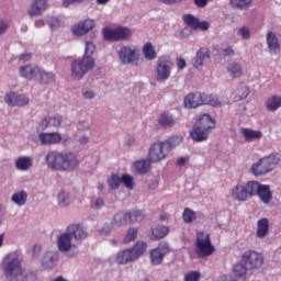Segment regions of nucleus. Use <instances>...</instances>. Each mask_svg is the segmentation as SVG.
I'll return each mask as SVG.
<instances>
[{
  "label": "nucleus",
  "instance_id": "58836bf2",
  "mask_svg": "<svg viewBox=\"0 0 281 281\" xmlns=\"http://www.w3.org/2000/svg\"><path fill=\"white\" fill-rule=\"evenodd\" d=\"M266 108L268 111H278L281 108V97L280 95H272L267 99Z\"/></svg>",
  "mask_w": 281,
  "mask_h": 281
},
{
  "label": "nucleus",
  "instance_id": "09e8293b",
  "mask_svg": "<svg viewBox=\"0 0 281 281\" xmlns=\"http://www.w3.org/2000/svg\"><path fill=\"white\" fill-rule=\"evenodd\" d=\"M233 272L237 278H240L243 281H245L247 276V266L237 263L234 266Z\"/></svg>",
  "mask_w": 281,
  "mask_h": 281
},
{
  "label": "nucleus",
  "instance_id": "7c9ffc66",
  "mask_svg": "<svg viewBox=\"0 0 281 281\" xmlns=\"http://www.w3.org/2000/svg\"><path fill=\"white\" fill-rule=\"evenodd\" d=\"M190 135L193 142H205L210 136V132L203 130L202 127H199V125H194Z\"/></svg>",
  "mask_w": 281,
  "mask_h": 281
},
{
  "label": "nucleus",
  "instance_id": "e433bc0d",
  "mask_svg": "<svg viewBox=\"0 0 281 281\" xmlns=\"http://www.w3.org/2000/svg\"><path fill=\"white\" fill-rule=\"evenodd\" d=\"M252 3L254 0H229V5L233 10H249Z\"/></svg>",
  "mask_w": 281,
  "mask_h": 281
},
{
  "label": "nucleus",
  "instance_id": "3c124183",
  "mask_svg": "<svg viewBox=\"0 0 281 281\" xmlns=\"http://www.w3.org/2000/svg\"><path fill=\"white\" fill-rule=\"evenodd\" d=\"M105 202L103 198H92L90 200V207L91 210H102V207H104Z\"/></svg>",
  "mask_w": 281,
  "mask_h": 281
},
{
  "label": "nucleus",
  "instance_id": "1a4fd4ad",
  "mask_svg": "<svg viewBox=\"0 0 281 281\" xmlns=\"http://www.w3.org/2000/svg\"><path fill=\"white\" fill-rule=\"evenodd\" d=\"M254 193V181H248L246 184L238 183L232 191L231 196L233 201L245 202L249 196H252Z\"/></svg>",
  "mask_w": 281,
  "mask_h": 281
},
{
  "label": "nucleus",
  "instance_id": "7ed1b4c3",
  "mask_svg": "<svg viewBox=\"0 0 281 281\" xmlns=\"http://www.w3.org/2000/svg\"><path fill=\"white\" fill-rule=\"evenodd\" d=\"M95 44L93 42H86L85 54L82 58L76 59L71 64V78L74 80H82L86 74H89L95 67Z\"/></svg>",
  "mask_w": 281,
  "mask_h": 281
},
{
  "label": "nucleus",
  "instance_id": "f3484780",
  "mask_svg": "<svg viewBox=\"0 0 281 281\" xmlns=\"http://www.w3.org/2000/svg\"><path fill=\"white\" fill-rule=\"evenodd\" d=\"M95 27V21L91 19H87L80 21L71 27V32L74 36H85V34H89L92 29Z\"/></svg>",
  "mask_w": 281,
  "mask_h": 281
},
{
  "label": "nucleus",
  "instance_id": "c03bdc74",
  "mask_svg": "<svg viewBox=\"0 0 281 281\" xmlns=\"http://www.w3.org/2000/svg\"><path fill=\"white\" fill-rule=\"evenodd\" d=\"M127 221L130 223H142L144 221V213L142 211H130L126 212Z\"/></svg>",
  "mask_w": 281,
  "mask_h": 281
},
{
  "label": "nucleus",
  "instance_id": "f03ea898",
  "mask_svg": "<svg viewBox=\"0 0 281 281\" xmlns=\"http://www.w3.org/2000/svg\"><path fill=\"white\" fill-rule=\"evenodd\" d=\"M2 271L7 281H32L34 273L23 269L21 257L16 252H10L2 260Z\"/></svg>",
  "mask_w": 281,
  "mask_h": 281
},
{
  "label": "nucleus",
  "instance_id": "a18cd8bd",
  "mask_svg": "<svg viewBox=\"0 0 281 281\" xmlns=\"http://www.w3.org/2000/svg\"><path fill=\"white\" fill-rule=\"evenodd\" d=\"M183 21L188 27H191V30H199V18L193 14H184Z\"/></svg>",
  "mask_w": 281,
  "mask_h": 281
},
{
  "label": "nucleus",
  "instance_id": "2f4dec72",
  "mask_svg": "<svg viewBox=\"0 0 281 281\" xmlns=\"http://www.w3.org/2000/svg\"><path fill=\"white\" fill-rule=\"evenodd\" d=\"M269 234V220L267 217L260 218L257 222V238H266Z\"/></svg>",
  "mask_w": 281,
  "mask_h": 281
},
{
  "label": "nucleus",
  "instance_id": "6e6552de",
  "mask_svg": "<svg viewBox=\"0 0 281 281\" xmlns=\"http://www.w3.org/2000/svg\"><path fill=\"white\" fill-rule=\"evenodd\" d=\"M133 32L126 26H119L116 29H103V38L105 41H128Z\"/></svg>",
  "mask_w": 281,
  "mask_h": 281
},
{
  "label": "nucleus",
  "instance_id": "c85d7f7f",
  "mask_svg": "<svg viewBox=\"0 0 281 281\" xmlns=\"http://www.w3.org/2000/svg\"><path fill=\"white\" fill-rule=\"evenodd\" d=\"M38 66H21L20 67V76L22 78H26V80H32L38 76Z\"/></svg>",
  "mask_w": 281,
  "mask_h": 281
},
{
  "label": "nucleus",
  "instance_id": "4468645a",
  "mask_svg": "<svg viewBox=\"0 0 281 281\" xmlns=\"http://www.w3.org/2000/svg\"><path fill=\"white\" fill-rule=\"evenodd\" d=\"M117 56L122 65H133L138 58L137 49L131 46H121L117 50Z\"/></svg>",
  "mask_w": 281,
  "mask_h": 281
},
{
  "label": "nucleus",
  "instance_id": "5fc2aeb1",
  "mask_svg": "<svg viewBox=\"0 0 281 281\" xmlns=\"http://www.w3.org/2000/svg\"><path fill=\"white\" fill-rule=\"evenodd\" d=\"M47 24L50 30H58V27H63V21L56 16H48Z\"/></svg>",
  "mask_w": 281,
  "mask_h": 281
},
{
  "label": "nucleus",
  "instance_id": "4d7b16f0",
  "mask_svg": "<svg viewBox=\"0 0 281 281\" xmlns=\"http://www.w3.org/2000/svg\"><path fill=\"white\" fill-rule=\"evenodd\" d=\"M121 183H123L127 190H133V176L127 173L123 175L121 178Z\"/></svg>",
  "mask_w": 281,
  "mask_h": 281
},
{
  "label": "nucleus",
  "instance_id": "f8f14e48",
  "mask_svg": "<svg viewBox=\"0 0 281 281\" xmlns=\"http://www.w3.org/2000/svg\"><path fill=\"white\" fill-rule=\"evenodd\" d=\"M170 155L168 148L165 146L164 142L154 143L148 151V159L153 164H159L162 159H166Z\"/></svg>",
  "mask_w": 281,
  "mask_h": 281
},
{
  "label": "nucleus",
  "instance_id": "2eb2a0df",
  "mask_svg": "<svg viewBox=\"0 0 281 281\" xmlns=\"http://www.w3.org/2000/svg\"><path fill=\"white\" fill-rule=\"evenodd\" d=\"M4 102L8 106H27L30 104V98L25 94L10 91L4 95Z\"/></svg>",
  "mask_w": 281,
  "mask_h": 281
},
{
  "label": "nucleus",
  "instance_id": "f704fd0d",
  "mask_svg": "<svg viewBox=\"0 0 281 281\" xmlns=\"http://www.w3.org/2000/svg\"><path fill=\"white\" fill-rule=\"evenodd\" d=\"M226 69L231 78H240L243 76V66L236 61L228 64Z\"/></svg>",
  "mask_w": 281,
  "mask_h": 281
},
{
  "label": "nucleus",
  "instance_id": "b1692460",
  "mask_svg": "<svg viewBox=\"0 0 281 281\" xmlns=\"http://www.w3.org/2000/svg\"><path fill=\"white\" fill-rule=\"evenodd\" d=\"M15 170L27 172L34 166V159L31 156H20L15 159Z\"/></svg>",
  "mask_w": 281,
  "mask_h": 281
},
{
  "label": "nucleus",
  "instance_id": "9d476101",
  "mask_svg": "<svg viewBox=\"0 0 281 281\" xmlns=\"http://www.w3.org/2000/svg\"><path fill=\"white\" fill-rule=\"evenodd\" d=\"M170 251V245L167 241H160L158 246L150 250L149 260L153 267H159Z\"/></svg>",
  "mask_w": 281,
  "mask_h": 281
},
{
  "label": "nucleus",
  "instance_id": "13d9d810",
  "mask_svg": "<svg viewBox=\"0 0 281 281\" xmlns=\"http://www.w3.org/2000/svg\"><path fill=\"white\" fill-rule=\"evenodd\" d=\"M201 280V272L190 271L184 276V281H199Z\"/></svg>",
  "mask_w": 281,
  "mask_h": 281
},
{
  "label": "nucleus",
  "instance_id": "bb28decb",
  "mask_svg": "<svg viewBox=\"0 0 281 281\" xmlns=\"http://www.w3.org/2000/svg\"><path fill=\"white\" fill-rule=\"evenodd\" d=\"M195 126L210 133L211 128H214L216 126V123L212 120V116L210 114H203L199 117Z\"/></svg>",
  "mask_w": 281,
  "mask_h": 281
},
{
  "label": "nucleus",
  "instance_id": "473e14b6",
  "mask_svg": "<svg viewBox=\"0 0 281 281\" xmlns=\"http://www.w3.org/2000/svg\"><path fill=\"white\" fill-rule=\"evenodd\" d=\"M11 202L19 207H23L27 203V192L25 190L18 191L11 196Z\"/></svg>",
  "mask_w": 281,
  "mask_h": 281
},
{
  "label": "nucleus",
  "instance_id": "a19ab883",
  "mask_svg": "<svg viewBox=\"0 0 281 281\" xmlns=\"http://www.w3.org/2000/svg\"><path fill=\"white\" fill-rule=\"evenodd\" d=\"M111 223L114 227H122L128 223V217H127L126 213H122V212L116 213L113 216Z\"/></svg>",
  "mask_w": 281,
  "mask_h": 281
},
{
  "label": "nucleus",
  "instance_id": "c756f323",
  "mask_svg": "<svg viewBox=\"0 0 281 281\" xmlns=\"http://www.w3.org/2000/svg\"><path fill=\"white\" fill-rule=\"evenodd\" d=\"M240 134L243 135L245 142H256V139H260L262 137V133L260 131L249 127H243L240 130Z\"/></svg>",
  "mask_w": 281,
  "mask_h": 281
},
{
  "label": "nucleus",
  "instance_id": "412c9836",
  "mask_svg": "<svg viewBox=\"0 0 281 281\" xmlns=\"http://www.w3.org/2000/svg\"><path fill=\"white\" fill-rule=\"evenodd\" d=\"M211 56H210V48L207 47H201L195 57L192 59V65L195 69H199V67H203L205 63H209Z\"/></svg>",
  "mask_w": 281,
  "mask_h": 281
},
{
  "label": "nucleus",
  "instance_id": "ea45409f",
  "mask_svg": "<svg viewBox=\"0 0 281 281\" xmlns=\"http://www.w3.org/2000/svg\"><path fill=\"white\" fill-rule=\"evenodd\" d=\"M236 95L234 97L235 102H240V100H246L249 95V87L245 83H240L235 91Z\"/></svg>",
  "mask_w": 281,
  "mask_h": 281
},
{
  "label": "nucleus",
  "instance_id": "c9c22d12",
  "mask_svg": "<svg viewBox=\"0 0 281 281\" xmlns=\"http://www.w3.org/2000/svg\"><path fill=\"white\" fill-rule=\"evenodd\" d=\"M134 258L137 260L140 256L146 254V249H148V244L145 241H136V244L131 248Z\"/></svg>",
  "mask_w": 281,
  "mask_h": 281
},
{
  "label": "nucleus",
  "instance_id": "0eeeda50",
  "mask_svg": "<svg viewBox=\"0 0 281 281\" xmlns=\"http://www.w3.org/2000/svg\"><path fill=\"white\" fill-rule=\"evenodd\" d=\"M172 74V60L168 56H160L156 61L155 78L157 82H166Z\"/></svg>",
  "mask_w": 281,
  "mask_h": 281
},
{
  "label": "nucleus",
  "instance_id": "ddd939ff",
  "mask_svg": "<svg viewBox=\"0 0 281 281\" xmlns=\"http://www.w3.org/2000/svg\"><path fill=\"white\" fill-rule=\"evenodd\" d=\"M241 262L249 267V269H260L262 267L265 259L261 254L254 250L245 251L241 256Z\"/></svg>",
  "mask_w": 281,
  "mask_h": 281
},
{
  "label": "nucleus",
  "instance_id": "37998d69",
  "mask_svg": "<svg viewBox=\"0 0 281 281\" xmlns=\"http://www.w3.org/2000/svg\"><path fill=\"white\" fill-rule=\"evenodd\" d=\"M143 54L147 60H155V58H157V52L151 43H146L144 45Z\"/></svg>",
  "mask_w": 281,
  "mask_h": 281
},
{
  "label": "nucleus",
  "instance_id": "6e6d98bb",
  "mask_svg": "<svg viewBox=\"0 0 281 281\" xmlns=\"http://www.w3.org/2000/svg\"><path fill=\"white\" fill-rule=\"evenodd\" d=\"M182 216L184 223H192L193 221H196V213L191 209H184Z\"/></svg>",
  "mask_w": 281,
  "mask_h": 281
},
{
  "label": "nucleus",
  "instance_id": "6ab92c4d",
  "mask_svg": "<svg viewBox=\"0 0 281 281\" xmlns=\"http://www.w3.org/2000/svg\"><path fill=\"white\" fill-rule=\"evenodd\" d=\"M66 229L75 240H85L86 238H89V232L82 224H70Z\"/></svg>",
  "mask_w": 281,
  "mask_h": 281
},
{
  "label": "nucleus",
  "instance_id": "49530a36",
  "mask_svg": "<svg viewBox=\"0 0 281 281\" xmlns=\"http://www.w3.org/2000/svg\"><path fill=\"white\" fill-rule=\"evenodd\" d=\"M76 126H77V131L85 133L91 130V126H93V122L91 121V119H80L77 122Z\"/></svg>",
  "mask_w": 281,
  "mask_h": 281
},
{
  "label": "nucleus",
  "instance_id": "774afa93",
  "mask_svg": "<svg viewBox=\"0 0 281 281\" xmlns=\"http://www.w3.org/2000/svg\"><path fill=\"white\" fill-rule=\"evenodd\" d=\"M236 52L232 46L224 48V56H234Z\"/></svg>",
  "mask_w": 281,
  "mask_h": 281
},
{
  "label": "nucleus",
  "instance_id": "dca6fc26",
  "mask_svg": "<svg viewBox=\"0 0 281 281\" xmlns=\"http://www.w3.org/2000/svg\"><path fill=\"white\" fill-rule=\"evenodd\" d=\"M49 9V2L47 0H32L27 10L29 16H43Z\"/></svg>",
  "mask_w": 281,
  "mask_h": 281
},
{
  "label": "nucleus",
  "instance_id": "423d86ee",
  "mask_svg": "<svg viewBox=\"0 0 281 281\" xmlns=\"http://www.w3.org/2000/svg\"><path fill=\"white\" fill-rule=\"evenodd\" d=\"M72 238L67 228L65 233L57 237V249L61 254H66L67 258L78 256V247L71 243Z\"/></svg>",
  "mask_w": 281,
  "mask_h": 281
},
{
  "label": "nucleus",
  "instance_id": "e2e57ef3",
  "mask_svg": "<svg viewBox=\"0 0 281 281\" xmlns=\"http://www.w3.org/2000/svg\"><path fill=\"white\" fill-rule=\"evenodd\" d=\"M8 27H10V24H8L5 20L0 19V36L2 34H5V32H8Z\"/></svg>",
  "mask_w": 281,
  "mask_h": 281
},
{
  "label": "nucleus",
  "instance_id": "cd10ccee",
  "mask_svg": "<svg viewBox=\"0 0 281 281\" xmlns=\"http://www.w3.org/2000/svg\"><path fill=\"white\" fill-rule=\"evenodd\" d=\"M36 78L40 85H52V82H56V75L54 72L41 68H38Z\"/></svg>",
  "mask_w": 281,
  "mask_h": 281
},
{
  "label": "nucleus",
  "instance_id": "4be33fe9",
  "mask_svg": "<svg viewBox=\"0 0 281 281\" xmlns=\"http://www.w3.org/2000/svg\"><path fill=\"white\" fill-rule=\"evenodd\" d=\"M267 46L270 54H273L274 56H278L280 54V41L278 40V36L272 31H269L266 35Z\"/></svg>",
  "mask_w": 281,
  "mask_h": 281
},
{
  "label": "nucleus",
  "instance_id": "a211bd4d",
  "mask_svg": "<svg viewBox=\"0 0 281 281\" xmlns=\"http://www.w3.org/2000/svg\"><path fill=\"white\" fill-rule=\"evenodd\" d=\"M38 139L42 146H54L56 144H60L63 142V134L58 132L50 133H40Z\"/></svg>",
  "mask_w": 281,
  "mask_h": 281
},
{
  "label": "nucleus",
  "instance_id": "72a5a7b5",
  "mask_svg": "<svg viewBox=\"0 0 281 281\" xmlns=\"http://www.w3.org/2000/svg\"><path fill=\"white\" fill-rule=\"evenodd\" d=\"M133 168L138 175H146L150 170V158L135 161Z\"/></svg>",
  "mask_w": 281,
  "mask_h": 281
},
{
  "label": "nucleus",
  "instance_id": "39448f33",
  "mask_svg": "<svg viewBox=\"0 0 281 281\" xmlns=\"http://www.w3.org/2000/svg\"><path fill=\"white\" fill-rule=\"evenodd\" d=\"M216 249L210 239V233L199 232L195 240V252L199 258H207L214 254Z\"/></svg>",
  "mask_w": 281,
  "mask_h": 281
},
{
  "label": "nucleus",
  "instance_id": "9b49d317",
  "mask_svg": "<svg viewBox=\"0 0 281 281\" xmlns=\"http://www.w3.org/2000/svg\"><path fill=\"white\" fill-rule=\"evenodd\" d=\"M252 196H258L263 205H269L273 201V192L269 184H261L258 181H252Z\"/></svg>",
  "mask_w": 281,
  "mask_h": 281
},
{
  "label": "nucleus",
  "instance_id": "680f3d73",
  "mask_svg": "<svg viewBox=\"0 0 281 281\" xmlns=\"http://www.w3.org/2000/svg\"><path fill=\"white\" fill-rule=\"evenodd\" d=\"M115 226L113 225V223L111 222L110 224H105L99 232L100 234H102L103 236L109 235L111 232H113V228Z\"/></svg>",
  "mask_w": 281,
  "mask_h": 281
},
{
  "label": "nucleus",
  "instance_id": "052dcab7",
  "mask_svg": "<svg viewBox=\"0 0 281 281\" xmlns=\"http://www.w3.org/2000/svg\"><path fill=\"white\" fill-rule=\"evenodd\" d=\"M135 238H137V228H130L125 236L124 243H132V240H135Z\"/></svg>",
  "mask_w": 281,
  "mask_h": 281
},
{
  "label": "nucleus",
  "instance_id": "de8ad7c7",
  "mask_svg": "<svg viewBox=\"0 0 281 281\" xmlns=\"http://www.w3.org/2000/svg\"><path fill=\"white\" fill-rule=\"evenodd\" d=\"M203 104H210V106H221V101L218 97L214 94L202 93Z\"/></svg>",
  "mask_w": 281,
  "mask_h": 281
},
{
  "label": "nucleus",
  "instance_id": "4c0bfd02",
  "mask_svg": "<svg viewBox=\"0 0 281 281\" xmlns=\"http://www.w3.org/2000/svg\"><path fill=\"white\" fill-rule=\"evenodd\" d=\"M167 234H170V228H168V226H158L151 229L154 240H161V238H166Z\"/></svg>",
  "mask_w": 281,
  "mask_h": 281
},
{
  "label": "nucleus",
  "instance_id": "69168bd1",
  "mask_svg": "<svg viewBox=\"0 0 281 281\" xmlns=\"http://www.w3.org/2000/svg\"><path fill=\"white\" fill-rule=\"evenodd\" d=\"M177 67L180 70L186 69V67H188V64L186 63L184 58H177Z\"/></svg>",
  "mask_w": 281,
  "mask_h": 281
},
{
  "label": "nucleus",
  "instance_id": "f257e3e1",
  "mask_svg": "<svg viewBox=\"0 0 281 281\" xmlns=\"http://www.w3.org/2000/svg\"><path fill=\"white\" fill-rule=\"evenodd\" d=\"M44 161L48 170L54 172H74L80 166V158L74 151L50 150L45 155Z\"/></svg>",
  "mask_w": 281,
  "mask_h": 281
},
{
  "label": "nucleus",
  "instance_id": "79ce46f5",
  "mask_svg": "<svg viewBox=\"0 0 281 281\" xmlns=\"http://www.w3.org/2000/svg\"><path fill=\"white\" fill-rule=\"evenodd\" d=\"M181 142H183L181 136H171L167 140L162 142V144H165L168 153H170L173 148H177Z\"/></svg>",
  "mask_w": 281,
  "mask_h": 281
},
{
  "label": "nucleus",
  "instance_id": "864d4df0",
  "mask_svg": "<svg viewBox=\"0 0 281 281\" xmlns=\"http://www.w3.org/2000/svg\"><path fill=\"white\" fill-rule=\"evenodd\" d=\"M237 36L243 41H249L251 38V30L248 26H241L237 30Z\"/></svg>",
  "mask_w": 281,
  "mask_h": 281
},
{
  "label": "nucleus",
  "instance_id": "a878e982",
  "mask_svg": "<svg viewBox=\"0 0 281 281\" xmlns=\"http://www.w3.org/2000/svg\"><path fill=\"white\" fill-rule=\"evenodd\" d=\"M135 255H133V250L131 248L120 250L116 254V262L117 265H128V262H135Z\"/></svg>",
  "mask_w": 281,
  "mask_h": 281
},
{
  "label": "nucleus",
  "instance_id": "393cba45",
  "mask_svg": "<svg viewBox=\"0 0 281 281\" xmlns=\"http://www.w3.org/2000/svg\"><path fill=\"white\" fill-rule=\"evenodd\" d=\"M157 122L161 128H172L177 124L175 116L168 112L160 113Z\"/></svg>",
  "mask_w": 281,
  "mask_h": 281
},
{
  "label": "nucleus",
  "instance_id": "bf43d9fd",
  "mask_svg": "<svg viewBox=\"0 0 281 281\" xmlns=\"http://www.w3.org/2000/svg\"><path fill=\"white\" fill-rule=\"evenodd\" d=\"M49 121V126H54L55 128H58L60 124H63V116L60 115H55L48 117Z\"/></svg>",
  "mask_w": 281,
  "mask_h": 281
},
{
  "label": "nucleus",
  "instance_id": "0e129e2a",
  "mask_svg": "<svg viewBox=\"0 0 281 281\" xmlns=\"http://www.w3.org/2000/svg\"><path fill=\"white\" fill-rule=\"evenodd\" d=\"M198 30H202V32L210 30V22H207V21L200 22L198 20Z\"/></svg>",
  "mask_w": 281,
  "mask_h": 281
},
{
  "label": "nucleus",
  "instance_id": "8fccbe9b",
  "mask_svg": "<svg viewBox=\"0 0 281 281\" xmlns=\"http://www.w3.org/2000/svg\"><path fill=\"white\" fill-rule=\"evenodd\" d=\"M57 201H58V205L59 207H69V193L61 191L58 195H57Z\"/></svg>",
  "mask_w": 281,
  "mask_h": 281
},
{
  "label": "nucleus",
  "instance_id": "338daca9",
  "mask_svg": "<svg viewBox=\"0 0 281 281\" xmlns=\"http://www.w3.org/2000/svg\"><path fill=\"white\" fill-rule=\"evenodd\" d=\"M47 126H49V117H44L40 122V128H42V131H45V128H47Z\"/></svg>",
  "mask_w": 281,
  "mask_h": 281
},
{
  "label": "nucleus",
  "instance_id": "603ef678",
  "mask_svg": "<svg viewBox=\"0 0 281 281\" xmlns=\"http://www.w3.org/2000/svg\"><path fill=\"white\" fill-rule=\"evenodd\" d=\"M120 183H122V178L115 173L108 180V186L111 190H117V188H120Z\"/></svg>",
  "mask_w": 281,
  "mask_h": 281
},
{
  "label": "nucleus",
  "instance_id": "20e7f679",
  "mask_svg": "<svg viewBox=\"0 0 281 281\" xmlns=\"http://www.w3.org/2000/svg\"><path fill=\"white\" fill-rule=\"evenodd\" d=\"M278 164H281V155L278 153L270 154L260 158L257 162L252 164L250 167V172L254 177H265L269 172H273V169Z\"/></svg>",
  "mask_w": 281,
  "mask_h": 281
},
{
  "label": "nucleus",
  "instance_id": "5701e85b",
  "mask_svg": "<svg viewBox=\"0 0 281 281\" xmlns=\"http://www.w3.org/2000/svg\"><path fill=\"white\" fill-rule=\"evenodd\" d=\"M184 106L186 109H196L199 106H203V93L195 92L188 94L184 98Z\"/></svg>",
  "mask_w": 281,
  "mask_h": 281
},
{
  "label": "nucleus",
  "instance_id": "aec40b11",
  "mask_svg": "<svg viewBox=\"0 0 281 281\" xmlns=\"http://www.w3.org/2000/svg\"><path fill=\"white\" fill-rule=\"evenodd\" d=\"M58 251L48 250L42 258V267L46 270H52L58 266Z\"/></svg>",
  "mask_w": 281,
  "mask_h": 281
}]
</instances>
